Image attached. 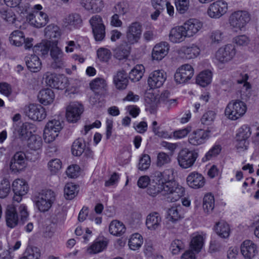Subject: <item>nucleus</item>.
<instances>
[{
	"label": "nucleus",
	"mask_w": 259,
	"mask_h": 259,
	"mask_svg": "<svg viewBox=\"0 0 259 259\" xmlns=\"http://www.w3.org/2000/svg\"><path fill=\"white\" fill-rule=\"evenodd\" d=\"M236 53L234 45L228 44L220 48L215 52L214 59L218 64H225L231 61Z\"/></svg>",
	"instance_id": "nucleus-4"
},
{
	"label": "nucleus",
	"mask_w": 259,
	"mask_h": 259,
	"mask_svg": "<svg viewBox=\"0 0 259 259\" xmlns=\"http://www.w3.org/2000/svg\"><path fill=\"white\" fill-rule=\"evenodd\" d=\"M250 19V15L247 11H237L231 15L229 23L233 28L241 30Z\"/></svg>",
	"instance_id": "nucleus-8"
},
{
	"label": "nucleus",
	"mask_w": 259,
	"mask_h": 259,
	"mask_svg": "<svg viewBox=\"0 0 259 259\" xmlns=\"http://www.w3.org/2000/svg\"><path fill=\"white\" fill-rule=\"evenodd\" d=\"M181 206L180 205L172 206L167 211V222L166 227L167 229L171 230L175 228L173 224H175L181 218Z\"/></svg>",
	"instance_id": "nucleus-21"
},
{
	"label": "nucleus",
	"mask_w": 259,
	"mask_h": 259,
	"mask_svg": "<svg viewBox=\"0 0 259 259\" xmlns=\"http://www.w3.org/2000/svg\"><path fill=\"white\" fill-rule=\"evenodd\" d=\"M50 55L53 60L51 66L54 69L60 68L65 65L64 54L62 50L57 46V40L52 41Z\"/></svg>",
	"instance_id": "nucleus-11"
},
{
	"label": "nucleus",
	"mask_w": 259,
	"mask_h": 259,
	"mask_svg": "<svg viewBox=\"0 0 259 259\" xmlns=\"http://www.w3.org/2000/svg\"><path fill=\"white\" fill-rule=\"evenodd\" d=\"M184 245L183 242L178 239L174 240L171 243L170 249L173 254H177L180 251L183 249Z\"/></svg>",
	"instance_id": "nucleus-63"
},
{
	"label": "nucleus",
	"mask_w": 259,
	"mask_h": 259,
	"mask_svg": "<svg viewBox=\"0 0 259 259\" xmlns=\"http://www.w3.org/2000/svg\"><path fill=\"white\" fill-rule=\"evenodd\" d=\"M210 131L203 129L194 130L190 134L188 137L189 143L193 146L203 144L209 139Z\"/></svg>",
	"instance_id": "nucleus-16"
},
{
	"label": "nucleus",
	"mask_w": 259,
	"mask_h": 259,
	"mask_svg": "<svg viewBox=\"0 0 259 259\" xmlns=\"http://www.w3.org/2000/svg\"><path fill=\"white\" fill-rule=\"evenodd\" d=\"M185 34L187 37H190L196 34L202 28V23L196 19H190L183 25Z\"/></svg>",
	"instance_id": "nucleus-22"
},
{
	"label": "nucleus",
	"mask_w": 259,
	"mask_h": 259,
	"mask_svg": "<svg viewBox=\"0 0 259 259\" xmlns=\"http://www.w3.org/2000/svg\"><path fill=\"white\" fill-rule=\"evenodd\" d=\"M12 187L14 194L19 195H25L29 189L27 182L21 179H17L14 181Z\"/></svg>",
	"instance_id": "nucleus-37"
},
{
	"label": "nucleus",
	"mask_w": 259,
	"mask_h": 259,
	"mask_svg": "<svg viewBox=\"0 0 259 259\" xmlns=\"http://www.w3.org/2000/svg\"><path fill=\"white\" fill-rule=\"evenodd\" d=\"M113 82L117 89L122 90L126 89L128 83V79L124 71H118L113 78Z\"/></svg>",
	"instance_id": "nucleus-36"
},
{
	"label": "nucleus",
	"mask_w": 259,
	"mask_h": 259,
	"mask_svg": "<svg viewBox=\"0 0 259 259\" xmlns=\"http://www.w3.org/2000/svg\"><path fill=\"white\" fill-rule=\"evenodd\" d=\"M125 231L124 225L117 220L112 221L109 226L110 233L114 236H120L125 232Z\"/></svg>",
	"instance_id": "nucleus-38"
},
{
	"label": "nucleus",
	"mask_w": 259,
	"mask_h": 259,
	"mask_svg": "<svg viewBox=\"0 0 259 259\" xmlns=\"http://www.w3.org/2000/svg\"><path fill=\"white\" fill-rule=\"evenodd\" d=\"M214 206V199L211 194H206L203 198V208L207 213L210 212Z\"/></svg>",
	"instance_id": "nucleus-55"
},
{
	"label": "nucleus",
	"mask_w": 259,
	"mask_h": 259,
	"mask_svg": "<svg viewBox=\"0 0 259 259\" xmlns=\"http://www.w3.org/2000/svg\"><path fill=\"white\" fill-rule=\"evenodd\" d=\"M52 42L51 40L44 41L34 46L33 52L38 55L45 56L48 55L49 51H51Z\"/></svg>",
	"instance_id": "nucleus-43"
},
{
	"label": "nucleus",
	"mask_w": 259,
	"mask_h": 259,
	"mask_svg": "<svg viewBox=\"0 0 259 259\" xmlns=\"http://www.w3.org/2000/svg\"><path fill=\"white\" fill-rule=\"evenodd\" d=\"M77 186L72 183L66 184L64 189L65 198L70 200L74 198L77 194Z\"/></svg>",
	"instance_id": "nucleus-52"
},
{
	"label": "nucleus",
	"mask_w": 259,
	"mask_h": 259,
	"mask_svg": "<svg viewBox=\"0 0 259 259\" xmlns=\"http://www.w3.org/2000/svg\"><path fill=\"white\" fill-rule=\"evenodd\" d=\"M170 156L164 152H160L157 156L156 165L158 167H162L170 163Z\"/></svg>",
	"instance_id": "nucleus-56"
},
{
	"label": "nucleus",
	"mask_w": 259,
	"mask_h": 259,
	"mask_svg": "<svg viewBox=\"0 0 259 259\" xmlns=\"http://www.w3.org/2000/svg\"><path fill=\"white\" fill-rule=\"evenodd\" d=\"M10 184L8 181L5 179L0 183V198L6 197L10 192Z\"/></svg>",
	"instance_id": "nucleus-61"
},
{
	"label": "nucleus",
	"mask_w": 259,
	"mask_h": 259,
	"mask_svg": "<svg viewBox=\"0 0 259 259\" xmlns=\"http://www.w3.org/2000/svg\"><path fill=\"white\" fill-rule=\"evenodd\" d=\"M83 108L81 105L78 103H71L66 109V118L70 122H75L79 118L83 112Z\"/></svg>",
	"instance_id": "nucleus-24"
},
{
	"label": "nucleus",
	"mask_w": 259,
	"mask_h": 259,
	"mask_svg": "<svg viewBox=\"0 0 259 259\" xmlns=\"http://www.w3.org/2000/svg\"><path fill=\"white\" fill-rule=\"evenodd\" d=\"M115 14L120 15H124L128 11L127 4L124 2H121L116 4L114 7Z\"/></svg>",
	"instance_id": "nucleus-64"
},
{
	"label": "nucleus",
	"mask_w": 259,
	"mask_h": 259,
	"mask_svg": "<svg viewBox=\"0 0 259 259\" xmlns=\"http://www.w3.org/2000/svg\"><path fill=\"white\" fill-rule=\"evenodd\" d=\"M200 50L199 48L196 45L187 47H182L179 51V54L182 57L187 59H191L197 57L200 54Z\"/></svg>",
	"instance_id": "nucleus-32"
},
{
	"label": "nucleus",
	"mask_w": 259,
	"mask_h": 259,
	"mask_svg": "<svg viewBox=\"0 0 259 259\" xmlns=\"http://www.w3.org/2000/svg\"><path fill=\"white\" fill-rule=\"evenodd\" d=\"M212 73L209 70H205L200 72L196 78V83L202 87H205L211 81Z\"/></svg>",
	"instance_id": "nucleus-45"
},
{
	"label": "nucleus",
	"mask_w": 259,
	"mask_h": 259,
	"mask_svg": "<svg viewBox=\"0 0 259 259\" xmlns=\"http://www.w3.org/2000/svg\"><path fill=\"white\" fill-rule=\"evenodd\" d=\"M45 31L46 37L51 39H58L61 36L60 28L54 24L48 25L45 28Z\"/></svg>",
	"instance_id": "nucleus-49"
},
{
	"label": "nucleus",
	"mask_w": 259,
	"mask_h": 259,
	"mask_svg": "<svg viewBox=\"0 0 259 259\" xmlns=\"http://www.w3.org/2000/svg\"><path fill=\"white\" fill-rule=\"evenodd\" d=\"M205 238V234H193L190 243L191 249L197 252L200 251L203 247Z\"/></svg>",
	"instance_id": "nucleus-41"
},
{
	"label": "nucleus",
	"mask_w": 259,
	"mask_h": 259,
	"mask_svg": "<svg viewBox=\"0 0 259 259\" xmlns=\"http://www.w3.org/2000/svg\"><path fill=\"white\" fill-rule=\"evenodd\" d=\"M85 144L83 140L78 138L74 141L72 146V153L73 155L80 156L84 150Z\"/></svg>",
	"instance_id": "nucleus-51"
},
{
	"label": "nucleus",
	"mask_w": 259,
	"mask_h": 259,
	"mask_svg": "<svg viewBox=\"0 0 259 259\" xmlns=\"http://www.w3.org/2000/svg\"><path fill=\"white\" fill-rule=\"evenodd\" d=\"M132 44L124 41L115 48L114 56L119 60L126 59L131 53Z\"/></svg>",
	"instance_id": "nucleus-31"
},
{
	"label": "nucleus",
	"mask_w": 259,
	"mask_h": 259,
	"mask_svg": "<svg viewBox=\"0 0 259 259\" xmlns=\"http://www.w3.org/2000/svg\"><path fill=\"white\" fill-rule=\"evenodd\" d=\"M144 70L143 65H137L130 72L129 78L134 82L138 81L142 78Z\"/></svg>",
	"instance_id": "nucleus-48"
},
{
	"label": "nucleus",
	"mask_w": 259,
	"mask_h": 259,
	"mask_svg": "<svg viewBox=\"0 0 259 259\" xmlns=\"http://www.w3.org/2000/svg\"><path fill=\"white\" fill-rule=\"evenodd\" d=\"M25 154L21 151L16 152L12 157L10 163V169L14 172L23 170L26 166Z\"/></svg>",
	"instance_id": "nucleus-20"
},
{
	"label": "nucleus",
	"mask_w": 259,
	"mask_h": 259,
	"mask_svg": "<svg viewBox=\"0 0 259 259\" xmlns=\"http://www.w3.org/2000/svg\"><path fill=\"white\" fill-rule=\"evenodd\" d=\"M245 104L239 100L230 102L225 111L226 116L230 119L235 120L242 117L246 111Z\"/></svg>",
	"instance_id": "nucleus-2"
},
{
	"label": "nucleus",
	"mask_w": 259,
	"mask_h": 259,
	"mask_svg": "<svg viewBox=\"0 0 259 259\" xmlns=\"http://www.w3.org/2000/svg\"><path fill=\"white\" fill-rule=\"evenodd\" d=\"M194 70L193 67L189 64L180 66L175 74V79L177 83H185L193 76Z\"/></svg>",
	"instance_id": "nucleus-12"
},
{
	"label": "nucleus",
	"mask_w": 259,
	"mask_h": 259,
	"mask_svg": "<svg viewBox=\"0 0 259 259\" xmlns=\"http://www.w3.org/2000/svg\"><path fill=\"white\" fill-rule=\"evenodd\" d=\"M214 230L221 238H226L229 236L230 227L229 225L224 221L218 222L214 226Z\"/></svg>",
	"instance_id": "nucleus-44"
},
{
	"label": "nucleus",
	"mask_w": 259,
	"mask_h": 259,
	"mask_svg": "<svg viewBox=\"0 0 259 259\" xmlns=\"http://www.w3.org/2000/svg\"><path fill=\"white\" fill-rule=\"evenodd\" d=\"M151 164V159L150 156L148 154H143L141 157L138 168L141 170L148 169Z\"/></svg>",
	"instance_id": "nucleus-62"
},
{
	"label": "nucleus",
	"mask_w": 259,
	"mask_h": 259,
	"mask_svg": "<svg viewBox=\"0 0 259 259\" xmlns=\"http://www.w3.org/2000/svg\"><path fill=\"white\" fill-rule=\"evenodd\" d=\"M227 10V3L225 1L219 0L210 5L207 13L210 18L217 19L224 15Z\"/></svg>",
	"instance_id": "nucleus-14"
},
{
	"label": "nucleus",
	"mask_w": 259,
	"mask_h": 259,
	"mask_svg": "<svg viewBox=\"0 0 259 259\" xmlns=\"http://www.w3.org/2000/svg\"><path fill=\"white\" fill-rule=\"evenodd\" d=\"M40 255L37 247H27L20 259H39Z\"/></svg>",
	"instance_id": "nucleus-54"
},
{
	"label": "nucleus",
	"mask_w": 259,
	"mask_h": 259,
	"mask_svg": "<svg viewBox=\"0 0 259 259\" xmlns=\"http://www.w3.org/2000/svg\"><path fill=\"white\" fill-rule=\"evenodd\" d=\"M234 77L235 80L238 84H243L240 93L242 99H244L245 98L243 97L244 94L249 92L250 89V85L249 83L247 82L248 78V74L244 72H237L234 75Z\"/></svg>",
	"instance_id": "nucleus-34"
},
{
	"label": "nucleus",
	"mask_w": 259,
	"mask_h": 259,
	"mask_svg": "<svg viewBox=\"0 0 259 259\" xmlns=\"http://www.w3.org/2000/svg\"><path fill=\"white\" fill-rule=\"evenodd\" d=\"M175 5L180 14L185 13L189 8V0H176Z\"/></svg>",
	"instance_id": "nucleus-58"
},
{
	"label": "nucleus",
	"mask_w": 259,
	"mask_h": 259,
	"mask_svg": "<svg viewBox=\"0 0 259 259\" xmlns=\"http://www.w3.org/2000/svg\"><path fill=\"white\" fill-rule=\"evenodd\" d=\"M94 38L96 41H102L105 36V26L100 15H94L89 20Z\"/></svg>",
	"instance_id": "nucleus-9"
},
{
	"label": "nucleus",
	"mask_w": 259,
	"mask_h": 259,
	"mask_svg": "<svg viewBox=\"0 0 259 259\" xmlns=\"http://www.w3.org/2000/svg\"><path fill=\"white\" fill-rule=\"evenodd\" d=\"M142 32V24L139 22H133L127 27L125 35L126 41L130 44L138 43Z\"/></svg>",
	"instance_id": "nucleus-10"
},
{
	"label": "nucleus",
	"mask_w": 259,
	"mask_h": 259,
	"mask_svg": "<svg viewBox=\"0 0 259 259\" xmlns=\"http://www.w3.org/2000/svg\"><path fill=\"white\" fill-rule=\"evenodd\" d=\"M188 185L193 189H199L203 187L205 181L204 177L196 171L190 172L187 177Z\"/></svg>",
	"instance_id": "nucleus-26"
},
{
	"label": "nucleus",
	"mask_w": 259,
	"mask_h": 259,
	"mask_svg": "<svg viewBox=\"0 0 259 259\" xmlns=\"http://www.w3.org/2000/svg\"><path fill=\"white\" fill-rule=\"evenodd\" d=\"M166 79V73L163 70H154L149 75L148 84L150 89L159 88L162 86Z\"/></svg>",
	"instance_id": "nucleus-17"
},
{
	"label": "nucleus",
	"mask_w": 259,
	"mask_h": 259,
	"mask_svg": "<svg viewBox=\"0 0 259 259\" xmlns=\"http://www.w3.org/2000/svg\"><path fill=\"white\" fill-rule=\"evenodd\" d=\"M46 82L51 88L63 90L68 85V79L63 75L51 74L47 76Z\"/></svg>",
	"instance_id": "nucleus-19"
},
{
	"label": "nucleus",
	"mask_w": 259,
	"mask_h": 259,
	"mask_svg": "<svg viewBox=\"0 0 259 259\" xmlns=\"http://www.w3.org/2000/svg\"><path fill=\"white\" fill-rule=\"evenodd\" d=\"M28 68L32 72H36L41 68V63L38 57L36 55H31L25 58Z\"/></svg>",
	"instance_id": "nucleus-35"
},
{
	"label": "nucleus",
	"mask_w": 259,
	"mask_h": 259,
	"mask_svg": "<svg viewBox=\"0 0 259 259\" xmlns=\"http://www.w3.org/2000/svg\"><path fill=\"white\" fill-rule=\"evenodd\" d=\"M15 127L13 131L16 137L20 138L21 140H26L33 133L36 131V127L33 123L25 122L19 126L14 125Z\"/></svg>",
	"instance_id": "nucleus-15"
},
{
	"label": "nucleus",
	"mask_w": 259,
	"mask_h": 259,
	"mask_svg": "<svg viewBox=\"0 0 259 259\" xmlns=\"http://www.w3.org/2000/svg\"><path fill=\"white\" fill-rule=\"evenodd\" d=\"M24 112L30 119L34 121H41L47 116L45 108L39 104H30L25 106Z\"/></svg>",
	"instance_id": "nucleus-13"
},
{
	"label": "nucleus",
	"mask_w": 259,
	"mask_h": 259,
	"mask_svg": "<svg viewBox=\"0 0 259 259\" xmlns=\"http://www.w3.org/2000/svg\"><path fill=\"white\" fill-rule=\"evenodd\" d=\"M80 5L85 10L92 14L101 12L104 7L103 0H81Z\"/></svg>",
	"instance_id": "nucleus-25"
},
{
	"label": "nucleus",
	"mask_w": 259,
	"mask_h": 259,
	"mask_svg": "<svg viewBox=\"0 0 259 259\" xmlns=\"http://www.w3.org/2000/svg\"><path fill=\"white\" fill-rule=\"evenodd\" d=\"M98 59L102 62H107L111 57V51L106 48H100L97 51Z\"/></svg>",
	"instance_id": "nucleus-57"
},
{
	"label": "nucleus",
	"mask_w": 259,
	"mask_h": 259,
	"mask_svg": "<svg viewBox=\"0 0 259 259\" xmlns=\"http://www.w3.org/2000/svg\"><path fill=\"white\" fill-rule=\"evenodd\" d=\"M174 169H165L164 176L165 187L163 189V195L167 196L168 201L176 202L185 195V189L178 185L175 180Z\"/></svg>",
	"instance_id": "nucleus-1"
},
{
	"label": "nucleus",
	"mask_w": 259,
	"mask_h": 259,
	"mask_svg": "<svg viewBox=\"0 0 259 259\" xmlns=\"http://www.w3.org/2000/svg\"><path fill=\"white\" fill-rule=\"evenodd\" d=\"M169 50V44L166 41H162L156 45L152 50V59L157 61L161 60L167 55Z\"/></svg>",
	"instance_id": "nucleus-27"
},
{
	"label": "nucleus",
	"mask_w": 259,
	"mask_h": 259,
	"mask_svg": "<svg viewBox=\"0 0 259 259\" xmlns=\"http://www.w3.org/2000/svg\"><path fill=\"white\" fill-rule=\"evenodd\" d=\"M169 40L173 43H180L183 41L186 37L182 26H178L172 28L169 33Z\"/></svg>",
	"instance_id": "nucleus-33"
},
{
	"label": "nucleus",
	"mask_w": 259,
	"mask_h": 259,
	"mask_svg": "<svg viewBox=\"0 0 259 259\" xmlns=\"http://www.w3.org/2000/svg\"><path fill=\"white\" fill-rule=\"evenodd\" d=\"M63 25L70 29L80 27L82 23L81 16L77 13H72L67 15L63 19Z\"/></svg>",
	"instance_id": "nucleus-30"
},
{
	"label": "nucleus",
	"mask_w": 259,
	"mask_h": 259,
	"mask_svg": "<svg viewBox=\"0 0 259 259\" xmlns=\"http://www.w3.org/2000/svg\"><path fill=\"white\" fill-rule=\"evenodd\" d=\"M91 89L97 94H102L107 87L106 81L101 78H97L93 80L90 83Z\"/></svg>",
	"instance_id": "nucleus-46"
},
{
	"label": "nucleus",
	"mask_w": 259,
	"mask_h": 259,
	"mask_svg": "<svg viewBox=\"0 0 259 259\" xmlns=\"http://www.w3.org/2000/svg\"><path fill=\"white\" fill-rule=\"evenodd\" d=\"M55 193L51 190H44L39 194L36 205L42 212L48 211L52 206L55 200Z\"/></svg>",
	"instance_id": "nucleus-7"
},
{
	"label": "nucleus",
	"mask_w": 259,
	"mask_h": 259,
	"mask_svg": "<svg viewBox=\"0 0 259 259\" xmlns=\"http://www.w3.org/2000/svg\"><path fill=\"white\" fill-rule=\"evenodd\" d=\"M62 127L60 120L56 119L49 120L44 130L43 137L45 142L48 143L53 142L58 137Z\"/></svg>",
	"instance_id": "nucleus-6"
},
{
	"label": "nucleus",
	"mask_w": 259,
	"mask_h": 259,
	"mask_svg": "<svg viewBox=\"0 0 259 259\" xmlns=\"http://www.w3.org/2000/svg\"><path fill=\"white\" fill-rule=\"evenodd\" d=\"M198 157V153L195 150L184 148L178 153L177 160L179 165L184 169L190 168L193 166Z\"/></svg>",
	"instance_id": "nucleus-5"
},
{
	"label": "nucleus",
	"mask_w": 259,
	"mask_h": 259,
	"mask_svg": "<svg viewBox=\"0 0 259 259\" xmlns=\"http://www.w3.org/2000/svg\"><path fill=\"white\" fill-rule=\"evenodd\" d=\"M162 219L160 214L153 212L149 214L146 220V226L150 231H155L160 228Z\"/></svg>",
	"instance_id": "nucleus-28"
},
{
	"label": "nucleus",
	"mask_w": 259,
	"mask_h": 259,
	"mask_svg": "<svg viewBox=\"0 0 259 259\" xmlns=\"http://www.w3.org/2000/svg\"><path fill=\"white\" fill-rule=\"evenodd\" d=\"M24 35L23 33L20 30H15L11 34L9 37L11 44L19 47L22 45Z\"/></svg>",
	"instance_id": "nucleus-53"
},
{
	"label": "nucleus",
	"mask_w": 259,
	"mask_h": 259,
	"mask_svg": "<svg viewBox=\"0 0 259 259\" xmlns=\"http://www.w3.org/2000/svg\"><path fill=\"white\" fill-rule=\"evenodd\" d=\"M48 167L52 174L57 173L62 167V162L59 159L50 160L48 164Z\"/></svg>",
	"instance_id": "nucleus-60"
},
{
	"label": "nucleus",
	"mask_w": 259,
	"mask_h": 259,
	"mask_svg": "<svg viewBox=\"0 0 259 259\" xmlns=\"http://www.w3.org/2000/svg\"><path fill=\"white\" fill-rule=\"evenodd\" d=\"M165 172V169L163 171H156L153 172L151 176L152 183L150 184L147 190V193L148 195L155 197L160 192L163 195V189L165 187V181H164V176Z\"/></svg>",
	"instance_id": "nucleus-3"
},
{
	"label": "nucleus",
	"mask_w": 259,
	"mask_h": 259,
	"mask_svg": "<svg viewBox=\"0 0 259 259\" xmlns=\"http://www.w3.org/2000/svg\"><path fill=\"white\" fill-rule=\"evenodd\" d=\"M240 250L245 259H252L257 253V245L249 240H246L242 243Z\"/></svg>",
	"instance_id": "nucleus-23"
},
{
	"label": "nucleus",
	"mask_w": 259,
	"mask_h": 259,
	"mask_svg": "<svg viewBox=\"0 0 259 259\" xmlns=\"http://www.w3.org/2000/svg\"><path fill=\"white\" fill-rule=\"evenodd\" d=\"M6 221L7 226L10 228H15L18 224L19 218L16 209L12 205L7 207L6 211Z\"/></svg>",
	"instance_id": "nucleus-29"
},
{
	"label": "nucleus",
	"mask_w": 259,
	"mask_h": 259,
	"mask_svg": "<svg viewBox=\"0 0 259 259\" xmlns=\"http://www.w3.org/2000/svg\"><path fill=\"white\" fill-rule=\"evenodd\" d=\"M27 140L28 146L32 150H36L39 149L42 146V139L38 135L33 134Z\"/></svg>",
	"instance_id": "nucleus-50"
},
{
	"label": "nucleus",
	"mask_w": 259,
	"mask_h": 259,
	"mask_svg": "<svg viewBox=\"0 0 259 259\" xmlns=\"http://www.w3.org/2000/svg\"><path fill=\"white\" fill-rule=\"evenodd\" d=\"M27 20L31 25L37 28H41L48 23L49 17L45 13L37 11L29 14L27 16Z\"/></svg>",
	"instance_id": "nucleus-18"
},
{
	"label": "nucleus",
	"mask_w": 259,
	"mask_h": 259,
	"mask_svg": "<svg viewBox=\"0 0 259 259\" xmlns=\"http://www.w3.org/2000/svg\"><path fill=\"white\" fill-rule=\"evenodd\" d=\"M0 15L1 18L8 24L14 25L16 27H19L16 15L11 9H1Z\"/></svg>",
	"instance_id": "nucleus-40"
},
{
	"label": "nucleus",
	"mask_w": 259,
	"mask_h": 259,
	"mask_svg": "<svg viewBox=\"0 0 259 259\" xmlns=\"http://www.w3.org/2000/svg\"><path fill=\"white\" fill-rule=\"evenodd\" d=\"M108 240L102 237L97 239L88 249L90 253H97L103 251L107 246Z\"/></svg>",
	"instance_id": "nucleus-39"
},
{
	"label": "nucleus",
	"mask_w": 259,
	"mask_h": 259,
	"mask_svg": "<svg viewBox=\"0 0 259 259\" xmlns=\"http://www.w3.org/2000/svg\"><path fill=\"white\" fill-rule=\"evenodd\" d=\"M143 243V239L141 235L135 233L131 235L129 239L128 245L131 249L136 250L139 249Z\"/></svg>",
	"instance_id": "nucleus-47"
},
{
	"label": "nucleus",
	"mask_w": 259,
	"mask_h": 259,
	"mask_svg": "<svg viewBox=\"0 0 259 259\" xmlns=\"http://www.w3.org/2000/svg\"><path fill=\"white\" fill-rule=\"evenodd\" d=\"M215 113L213 111H208L205 112L201 119V123L203 124L211 125L214 120Z\"/></svg>",
	"instance_id": "nucleus-59"
},
{
	"label": "nucleus",
	"mask_w": 259,
	"mask_h": 259,
	"mask_svg": "<svg viewBox=\"0 0 259 259\" xmlns=\"http://www.w3.org/2000/svg\"><path fill=\"white\" fill-rule=\"evenodd\" d=\"M55 95L51 89H46L39 91L37 97L41 104L48 105L53 101Z\"/></svg>",
	"instance_id": "nucleus-42"
}]
</instances>
